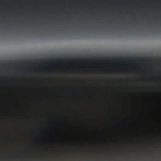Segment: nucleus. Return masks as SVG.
<instances>
[{
  "label": "nucleus",
  "instance_id": "1",
  "mask_svg": "<svg viewBox=\"0 0 161 161\" xmlns=\"http://www.w3.org/2000/svg\"><path fill=\"white\" fill-rule=\"evenodd\" d=\"M106 75L105 73L104 74V75Z\"/></svg>",
  "mask_w": 161,
  "mask_h": 161
},
{
  "label": "nucleus",
  "instance_id": "3",
  "mask_svg": "<svg viewBox=\"0 0 161 161\" xmlns=\"http://www.w3.org/2000/svg\"><path fill=\"white\" fill-rule=\"evenodd\" d=\"M100 73L98 74V75H100Z\"/></svg>",
  "mask_w": 161,
  "mask_h": 161
},
{
  "label": "nucleus",
  "instance_id": "2",
  "mask_svg": "<svg viewBox=\"0 0 161 161\" xmlns=\"http://www.w3.org/2000/svg\"><path fill=\"white\" fill-rule=\"evenodd\" d=\"M95 74H93L94 75H95Z\"/></svg>",
  "mask_w": 161,
  "mask_h": 161
}]
</instances>
